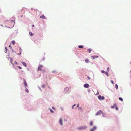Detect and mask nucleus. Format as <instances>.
<instances>
[{
  "mask_svg": "<svg viewBox=\"0 0 131 131\" xmlns=\"http://www.w3.org/2000/svg\"><path fill=\"white\" fill-rule=\"evenodd\" d=\"M43 66L42 65H40L38 68V71L40 70V71H42L43 70Z\"/></svg>",
  "mask_w": 131,
  "mask_h": 131,
  "instance_id": "obj_1",
  "label": "nucleus"
},
{
  "mask_svg": "<svg viewBox=\"0 0 131 131\" xmlns=\"http://www.w3.org/2000/svg\"><path fill=\"white\" fill-rule=\"evenodd\" d=\"M13 60V59L11 58H10V62L12 64V65H13V67L14 66V64H18L17 63V62L16 61H14V62L13 63L12 62V60Z\"/></svg>",
  "mask_w": 131,
  "mask_h": 131,
  "instance_id": "obj_2",
  "label": "nucleus"
},
{
  "mask_svg": "<svg viewBox=\"0 0 131 131\" xmlns=\"http://www.w3.org/2000/svg\"><path fill=\"white\" fill-rule=\"evenodd\" d=\"M98 98L100 100H104V96H102L101 97V96L100 95H99L98 96Z\"/></svg>",
  "mask_w": 131,
  "mask_h": 131,
  "instance_id": "obj_3",
  "label": "nucleus"
},
{
  "mask_svg": "<svg viewBox=\"0 0 131 131\" xmlns=\"http://www.w3.org/2000/svg\"><path fill=\"white\" fill-rule=\"evenodd\" d=\"M23 80L24 81V84L25 86V87L26 88L27 87V84L26 82L24 79H23Z\"/></svg>",
  "mask_w": 131,
  "mask_h": 131,
  "instance_id": "obj_4",
  "label": "nucleus"
},
{
  "mask_svg": "<svg viewBox=\"0 0 131 131\" xmlns=\"http://www.w3.org/2000/svg\"><path fill=\"white\" fill-rule=\"evenodd\" d=\"M102 113V111H98L96 114V115H99L101 114Z\"/></svg>",
  "mask_w": 131,
  "mask_h": 131,
  "instance_id": "obj_5",
  "label": "nucleus"
},
{
  "mask_svg": "<svg viewBox=\"0 0 131 131\" xmlns=\"http://www.w3.org/2000/svg\"><path fill=\"white\" fill-rule=\"evenodd\" d=\"M91 57L93 59H94L96 58H97L99 57V56H92Z\"/></svg>",
  "mask_w": 131,
  "mask_h": 131,
  "instance_id": "obj_6",
  "label": "nucleus"
},
{
  "mask_svg": "<svg viewBox=\"0 0 131 131\" xmlns=\"http://www.w3.org/2000/svg\"><path fill=\"white\" fill-rule=\"evenodd\" d=\"M59 122L60 125H63V123L62 122V119L61 118H60Z\"/></svg>",
  "mask_w": 131,
  "mask_h": 131,
  "instance_id": "obj_7",
  "label": "nucleus"
},
{
  "mask_svg": "<svg viewBox=\"0 0 131 131\" xmlns=\"http://www.w3.org/2000/svg\"><path fill=\"white\" fill-rule=\"evenodd\" d=\"M89 85L88 84H84V86L85 88H88L89 87Z\"/></svg>",
  "mask_w": 131,
  "mask_h": 131,
  "instance_id": "obj_8",
  "label": "nucleus"
},
{
  "mask_svg": "<svg viewBox=\"0 0 131 131\" xmlns=\"http://www.w3.org/2000/svg\"><path fill=\"white\" fill-rule=\"evenodd\" d=\"M40 18L43 19H45L46 18V17L43 15L40 16Z\"/></svg>",
  "mask_w": 131,
  "mask_h": 131,
  "instance_id": "obj_9",
  "label": "nucleus"
},
{
  "mask_svg": "<svg viewBox=\"0 0 131 131\" xmlns=\"http://www.w3.org/2000/svg\"><path fill=\"white\" fill-rule=\"evenodd\" d=\"M21 63L23 65V66H24L25 67H26L27 66V64L23 62H22Z\"/></svg>",
  "mask_w": 131,
  "mask_h": 131,
  "instance_id": "obj_10",
  "label": "nucleus"
},
{
  "mask_svg": "<svg viewBox=\"0 0 131 131\" xmlns=\"http://www.w3.org/2000/svg\"><path fill=\"white\" fill-rule=\"evenodd\" d=\"M87 127L86 126H85L83 127H80L79 128L80 129H85Z\"/></svg>",
  "mask_w": 131,
  "mask_h": 131,
  "instance_id": "obj_11",
  "label": "nucleus"
},
{
  "mask_svg": "<svg viewBox=\"0 0 131 131\" xmlns=\"http://www.w3.org/2000/svg\"><path fill=\"white\" fill-rule=\"evenodd\" d=\"M116 106V104H115L113 106H111V108H114L115 106Z\"/></svg>",
  "mask_w": 131,
  "mask_h": 131,
  "instance_id": "obj_12",
  "label": "nucleus"
},
{
  "mask_svg": "<svg viewBox=\"0 0 131 131\" xmlns=\"http://www.w3.org/2000/svg\"><path fill=\"white\" fill-rule=\"evenodd\" d=\"M83 47L84 46L83 45H80L78 46L79 48H83Z\"/></svg>",
  "mask_w": 131,
  "mask_h": 131,
  "instance_id": "obj_13",
  "label": "nucleus"
},
{
  "mask_svg": "<svg viewBox=\"0 0 131 131\" xmlns=\"http://www.w3.org/2000/svg\"><path fill=\"white\" fill-rule=\"evenodd\" d=\"M91 51H92V49H88V52H89V53H90V52Z\"/></svg>",
  "mask_w": 131,
  "mask_h": 131,
  "instance_id": "obj_14",
  "label": "nucleus"
},
{
  "mask_svg": "<svg viewBox=\"0 0 131 131\" xmlns=\"http://www.w3.org/2000/svg\"><path fill=\"white\" fill-rule=\"evenodd\" d=\"M12 43L13 45H14L15 44V42L14 40H13L12 42Z\"/></svg>",
  "mask_w": 131,
  "mask_h": 131,
  "instance_id": "obj_15",
  "label": "nucleus"
},
{
  "mask_svg": "<svg viewBox=\"0 0 131 131\" xmlns=\"http://www.w3.org/2000/svg\"><path fill=\"white\" fill-rule=\"evenodd\" d=\"M115 87L116 89H117L118 88V86L117 84H116L115 85Z\"/></svg>",
  "mask_w": 131,
  "mask_h": 131,
  "instance_id": "obj_16",
  "label": "nucleus"
},
{
  "mask_svg": "<svg viewBox=\"0 0 131 131\" xmlns=\"http://www.w3.org/2000/svg\"><path fill=\"white\" fill-rule=\"evenodd\" d=\"M119 100H120V101H123V99H122V97H119Z\"/></svg>",
  "mask_w": 131,
  "mask_h": 131,
  "instance_id": "obj_17",
  "label": "nucleus"
},
{
  "mask_svg": "<svg viewBox=\"0 0 131 131\" xmlns=\"http://www.w3.org/2000/svg\"><path fill=\"white\" fill-rule=\"evenodd\" d=\"M29 34L31 36H32L33 35V34L31 32H29Z\"/></svg>",
  "mask_w": 131,
  "mask_h": 131,
  "instance_id": "obj_18",
  "label": "nucleus"
},
{
  "mask_svg": "<svg viewBox=\"0 0 131 131\" xmlns=\"http://www.w3.org/2000/svg\"><path fill=\"white\" fill-rule=\"evenodd\" d=\"M105 73L107 75V76H108L109 74L107 72H105Z\"/></svg>",
  "mask_w": 131,
  "mask_h": 131,
  "instance_id": "obj_19",
  "label": "nucleus"
},
{
  "mask_svg": "<svg viewBox=\"0 0 131 131\" xmlns=\"http://www.w3.org/2000/svg\"><path fill=\"white\" fill-rule=\"evenodd\" d=\"M85 61L86 63H88L89 62V60L88 59H86L85 60Z\"/></svg>",
  "mask_w": 131,
  "mask_h": 131,
  "instance_id": "obj_20",
  "label": "nucleus"
},
{
  "mask_svg": "<svg viewBox=\"0 0 131 131\" xmlns=\"http://www.w3.org/2000/svg\"><path fill=\"white\" fill-rule=\"evenodd\" d=\"M26 88L25 91L27 92H29L28 90Z\"/></svg>",
  "mask_w": 131,
  "mask_h": 131,
  "instance_id": "obj_21",
  "label": "nucleus"
},
{
  "mask_svg": "<svg viewBox=\"0 0 131 131\" xmlns=\"http://www.w3.org/2000/svg\"><path fill=\"white\" fill-rule=\"evenodd\" d=\"M78 109L81 111H82V108L81 107H79L78 108Z\"/></svg>",
  "mask_w": 131,
  "mask_h": 131,
  "instance_id": "obj_22",
  "label": "nucleus"
},
{
  "mask_svg": "<svg viewBox=\"0 0 131 131\" xmlns=\"http://www.w3.org/2000/svg\"><path fill=\"white\" fill-rule=\"evenodd\" d=\"M90 125L91 126H92L93 125V122L92 121L91 122Z\"/></svg>",
  "mask_w": 131,
  "mask_h": 131,
  "instance_id": "obj_23",
  "label": "nucleus"
},
{
  "mask_svg": "<svg viewBox=\"0 0 131 131\" xmlns=\"http://www.w3.org/2000/svg\"><path fill=\"white\" fill-rule=\"evenodd\" d=\"M109 71H110L109 68L108 67V68H107V71L108 72H109Z\"/></svg>",
  "mask_w": 131,
  "mask_h": 131,
  "instance_id": "obj_24",
  "label": "nucleus"
},
{
  "mask_svg": "<svg viewBox=\"0 0 131 131\" xmlns=\"http://www.w3.org/2000/svg\"><path fill=\"white\" fill-rule=\"evenodd\" d=\"M101 72L102 73H105V71L104 70H102L101 71Z\"/></svg>",
  "mask_w": 131,
  "mask_h": 131,
  "instance_id": "obj_25",
  "label": "nucleus"
},
{
  "mask_svg": "<svg viewBox=\"0 0 131 131\" xmlns=\"http://www.w3.org/2000/svg\"><path fill=\"white\" fill-rule=\"evenodd\" d=\"M5 49H6V51H5V52L6 53L7 52V47H5Z\"/></svg>",
  "mask_w": 131,
  "mask_h": 131,
  "instance_id": "obj_26",
  "label": "nucleus"
},
{
  "mask_svg": "<svg viewBox=\"0 0 131 131\" xmlns=\"http://www.w3.org/2000/svg\"><path fill=\"white\" fill-rule=\"evenodd\" d=\"M93 128L94 129H96V127L95 126H94L93 127Z\"/></svg>",
  "mask_w": 131,
  "mask_h": 131,
  "instance_id": "obj_27",
  "label": "nucleus"
},
{
  "mask_svg": "<svg viewBox=\"0 0 131 131\" xmlns=\"http://www.w3.org/2000/svg\"><path fill=\"white\" fill-rule=\"evenodd\" d=\"M111 82L113 84H114V82L113 81H112V80L111 81Z\"/></svg>",
  "mask_w": 131,
  "mask_h": 131,
  "instance_id": "obj_28",
  "label": "nucleus"
},
{
  "mask_svg": "<svg viewBox=\"0 0 131 131\" xmlns=\"http://www.w3.org/2000/svg\"><path fill=\"white\" fill-rule=\"evenodd\" d=\"M116 107H115V109H116L117 110H118V107H117V106H116Z\"/></svg>",
  "mask_w": 131,
  "mask_h": 131,
  "instance_id": "obj_29",
  "label": "nucleus"
},
{
  "mask_svg": "<svg viewBox=\"0 0 131 131\" xmlns=\"http://www.w3.org/2000/svg\"><path fill=\"white\" fill-rule=\"evenodd\" d=\"M94 130L93 128L91 129V131H94Z\"/></svg>",
  "mask_w": 131,
  "mask_h": 131,
  "instance_id": "obj_30",
  "label": "nucleus"
},
{
  "mask_svg": "<svg viewBox=\"0 0 131 131\" xmlns=\"http://www.w3.org/2000/svg\"><path fill=\"white\" fill-rule=\"evenodd\" d=\"M50 111L52 113H53V111H52V109H50Z\"/></svg>",
  "mask_w": 131,
  "mask_h": 131,
  "instance_id": "obj_31",
  "label": "nucleus"
},
{
  "mask_svg": "<svg viewBox=\"0 0 131 131\" xmlns=\"http://www.w3.org/2000/svg\"><path fill=\"white\" fill-rule=\"evenodd\" d=\"M18 67L19 69H21V68L20 67V66H18L17 67Z\"/></svg>",
  "mask_w": 131,
  "mask_h": 131,
  "instance_id": "obj_32",
  "label": "nucleus"
},
{
  "mask_svg": "<svg viewBox=\"0 0 131 131\" xmlns=\"http://www.w3.org/2000/svg\"><path fill=\"white\" fill-rule=\"evenodd\" d=\"M52 73H56V71H52Z\"/></svg>",
  "mask_w": 131,
  "mask_h": 131,
  "instance_id": "obj_33",
  "label": "nucleus"
},
{
  "mask_svg": "<svg viewBox=\"0 0 131 131\" xmlns=\"http://www.w3.org/2000/svg\"><path fill=\"white\" fill-rule=\"evenodd\" d=\"M45 87L44 85H42V88H44Z\"/></svg>",
  "mask_w": 131,
  "mask_h": 131,
  "instance_id": "obj_34",
  "label": "nucleus"
},
{
  "mask_svg": "<svg viewBox=\"0 0 131 131\" xmlns=\"http://www.w3.org/2000/svg\"><path fill=\"white\" fill-rule=\"evenodd\" d=\"M88 79L89 80L90 79V78L89 77H87Z\"/></svg>",
  "mask_w": 131,
  "mask_h": 131,
  "instance_id": "obj_35",
  "label": "nucleus"
},
{
  "mask_svg": "<svg viewBox=\"0 0 131 131\" xmlns=\"http://www.w3.org/2000/svg\"><path fill=\"white\" fill-rule=\"evenodd\" d=\"M75 104H74V105H73V106H72V109H73V106H75Z\"/></svg>",
  "mask_w": 131,
  "mask_h": 131,
  "instance_id": "obj_36",
  "label": "nucleus"
},
{
  "mask_svg": "<svg viewBox=\"0 0 131 131\" xmlns=\"http://www.w3.org/2000/svg\"><path fill=\"white\" fill-rule=\"evenodd\" d=\"M79 104H77V107H79Z\"/></svg>",
  "mask_w": 131,
  "mask_h": 131,
  "instance_id": "obj_37",
  "label": "nucleus"
},
{
  "mask_svg": "<svg viewBox=\"0 0 131 131\" xmlns=\"http://www.w3.org/2000/svg\"><path fill=\"white\" fill-rule=\"evenodd\" d=\"M32 27H34V25H32Z\"/></svg>",
  "mask_w": 131,
  "mask_h": 131,
  "instance_id": "obj_38",
  "label": "nucleus"
},
{
  "mask_svg": "<svg viewBox=\"0 0 131 131\" xmlns=\"http://www.w3.org/2000/svg\"><path fill=\"white\" fill-rule=\"evenodd\" d=\"M19 49H20V50L21 51V48H19Z\"/></svg>",
  "mask_w": 131,
  "mask_h": 131,
  "instance_id": "obj_39",
  "label": "nucleus"
},
{
  "mask_svg": "<svg viewBox=\"0 0 131 131\" xmlns=\"http://www.w3.org/2000/svg\"><path fill=\"white\" fill-rule=\"evenodd\" d=\"M52 108L53 109H54V110H55V109H54V108H53V107H52Z\"/></svg>",
  "mask_w": 131,
  "mask_h": 131,
  "instance_id": "obj_40",
  "label": "nucleus"
},
{
  "mask_svg": "<svg viewBox=\"0 0 131 131\" xmlns=\"http://www.w3.org/2000/svg\"><path fill=\"white\" fill-rule=\"evenodd\" d=\"M98 94H99V93H97V95H98Z\"/></svg>",
  "mask_w": 131,
  "mask_h": 131,
  "instance_id": "obj_41",
  "label": "nucleus"
},
{
  "mask_svg": "<svg viewBox=\"0 0 131 131\" xmlns=\"http://www.w3.org/2000/svg\"><path fill=\"white\" fill-rule=\"evenodd\" d=\"M98 94H99V93H97V95H98Z\"/></svg>",
  "mask_w": 131,
  "mask_h": 131,
  "instance_id": "obj_42",
  "label": "nucleus"
},
{
  "mask_svg": "<svg viewBox=\"0 0 131 131\" xmlns=\"http://www.w3.org/2000/svg\"><path fill=\"white\" fill-rule=\"evenodd\" d=\"M21 52H20V54H19V55H20V54H21Z\"/></svg>",
  "mask_w": 131,
  "mask_h": 131,
  "instance_id": "obj_43",
  "label": "nucleus"
},
{
  "mask_svg": "<svg viewBox=\"0 0 131 131\" xmlns=\"http://www.w3.org/2000/svg\"><path fill=\"white\" fill-rule=\"evenodd\" d=\"M9 47H11L10 46H9Z\"/></svg>",
  "mask_w": 131,
  "mask_h": 131,
  "instance_id": "obj_44",
  "label": "nucleus"
},
{
  "mask_svg": "<svg viewBox=\"0 0 131 131\" xmlns=\"http://www.w3.org/2000/svg\"><path fill=\"white\" fill-rule=\"evenodd\" d=\"M130 72L131 73V70L130 71Z\"/></svg>",
  "mask_w": 131,
  "mask_h": 131,
  "instance_id": "obj_45",
  "label": "nucleus"
},
{
  "mask_svg": "<svg viewBox=\"0 0 131 131\" xmlns=\"http://www.w3.org/2000/svg\"><path fill=\"white\" fill-rule=\"evenodd\" d=\"M22 16H23V15L21 16V17H22Z\"/></svg>",
  "mask_w": 131,
  "mask_h": 131,
  "instance_id": "obj_46",
  "label": "nucleus"
}]
</instances>
